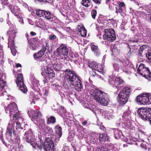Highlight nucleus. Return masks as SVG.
I'll use <instances>...</instances> for the list:
<instances>
[{
	"instance_id": "1",
	"label": "nucleus",
	"mask_w": 151,
	"mask_h": 151,
	"mask_svg": "<svg viewBox=\"0 0 151 151\" xmlns=\"http://www.w3.org/2000/svg\"><path fill=\"white\" fill-rule=\"evenodd\" d=\"M32 134L33 135V132L32 129H30L25 133L24 138L25 140L29 143L33 147L39 150H41L43 148L45 151H54V145L52 138H46L44 143L40 139L36 141L32 137Z\"/></svg>"
},
{
	"instance_id": "2",
	"label": "nucleus",
	"mask_w": 151,
	"mask_h": 151,
	"mask_svg": "<svg viewBox=\"0 0 151 151\" xmlns=\"http://www.w3.org/2000/svg\"><path fill=\"white\" fill-rule=\"evenodd\" d=\"M65 79L68 83L73 85L75 88L78 91H81L83 88V85L81 82V78L77 76L75 72L70 69H67L64 71Z\"/></svg>"
},
{
	"instance_id": "3",
	"label": "nucleus",
	"mask_w": 151,
	"mask_h": 151,
	"mask_svg": "<svg viewBox=\"0 0 151 151\" xmlns=\"http://www.w3.org/2000/svg\"><path fill=\"white\" fill-rule=\"evenodd\" d=\"M94 99L104 106H107L110 100L108 94L97 89L94 90L92 94Z\"/></svg>"
},
{
	"instance_id": "4",
	"label": "nucleus",
	"mask_w": 151,
	"mask_h": 151,
	"mask_svg": "<svg viewBox=\"0 0 151 151\" xmlns=\"http://www.w3.org/2000/svg\"><path fill=\"white\" fill-rule=\"evenodd\" d=\"M131 91V88L124 87L122 89L119 93L118 96V100L119 104L123 105L127 101Z\"/></svg>"
},
{
	"instance_id": "5",
	"label": "nucleus",
	"mask_w": 151,
	"mask_h": 151,
	"mask_svg": "<svg viewBox=\"0 0 151 151\" xmlns=\"http://www.w3.org/2000/svg\"><path fill=\"white\" fill-rule=\"evenodd\" d=\"M9 30L7 32V35L9 36V38H10L11 41L9 40L8 43V47L10 48L12 52V49L14 48V40L15 37L16 36V34L17 31L14 29V25L10 23L9 24ZM14 55H15V53H12Z\"/></svg>"
},
{
	"instance_id": "6",
	"label": "nucleus",
	"mask_w": 151,
	"mask_h": 151,
	"mask_svg": "<svg viewBox=\"0 0 151 151\" xmlns=\"http://www.w3.org/2000/svg\"><path fill=\"white\" fill-rule=\"evenodd\" d=\"M68 52L69 49L67 45L66 44H62L55 51L54 53L58 57L60 56L63 58V56L65 58V56H67Z\"/></svg>"
},
{
	"instance_id": "7",
	"label": "nucleus",
	"mask_w": 151,
	"mask_h": 151,
	"mask_svg": "<svg viewBox=\"0 0 151 151\" xmlns=\"http://www.w3.org/2000/svg\"><path fill=\"white\" fill-rule=\"evenodd\" d=\"M103 38L104 40L112 42L115 40L116 38L114 30L112 29H106L104 30Z\"/></svg>"
},
{
	"instance_id": "8",
	"label": "nucleus",
	"mask_w": 151,
	"mask_h": 151,
	"mask_svg": "<svg viewBox=\"0 0 151 151\" xmlns=\"http://www.w3.org/2000/svg\"><path fill=\"white\" fill-rule=\"evenodd\" d=\"M136 101L140 104H149L151 103V96L148 93L140 94L137 96Z\"/></svg>"
},
{
	"instance_id": "9",
	"label": "nucleus",
	"mask_w": 151,
	"mask_h": 151,
	"mask_svg": "<svg viewBox=\"0 0 151 151\" xmlns=\"http://www.w3.org/2000/svg\"><path fill=\"white\" fill-rule=\"evenodd\" d=\"M145 65L141 63L137 70V73L140 74L146 79L151 77V73L148 68L146 67Z\"/></svg>"
},
{
	"instance_id": "10",
	"label": "nucleus",
	"mask_w": 151,
	"mask_h": 151,
	"mask_svg": "<svg viewBox=\"0 0 151 151\" xmlns=\"http://www.w3.org/2000/svg\"><path fill=\"white\" fill-rule=\"evenodd\" d=\"M110 84L113 85L118 89V90L123 87L124 81L120 77H113L109 79Z\"/></svg>"
},
{
	"instance_id": "11",
	"label": "nucleus",
	"mask_w": 151,
	"mask_h": 151,
	"mask_svg": "<svg viewBox=\"0 0 151 151\" xmlns=\"http://www.w3.org/2000/svg\"><path fill=\"white\" fill-rule=\"evenodd\" d=\"M41 73V75L44 77L43 82L44 83H47L48 80L52 78L55 77V73L53 70L49 68H47L45 70H42Z\"/></svg>"
},
{
	"instance_id": "12",
	"label": "nucleus",
	"mask_w": 151,
	"mask_h": 151,
	"mask_svg": "<svg viewBox=\"0 0 151 151\" xmlns=\"http://www.w3.org/2000/svg\"><path fill=\"white\" fill-rule=\"evenodd\" d=\"M139 117L142 119L146 120H149L151 116V109H139L137 111Z\"/></svg>"
},
{
	"instance_id": "13",
	"label": "nucleus",
	"mask_w": 151,
	"mask_h": 151,
	"mask_svg": "<svg viewBox=\"0 0 151 151\" xmlns=\"http://www.w3.org/2000/svg\"><path fill=\"white\" fill-rule=\"evenodd\" d=\"M16 83L20 90L24 93H27V89L24 83L23 77L22 73H19L18 75Z\"/></svg>"
},
{
	"instance_id": "14",
	"label": "nucleus",
	"mask_w": 151,
	"mask_h": 151,
	"mask_svg": "<svg viewBox=\"0 0 151 151\" xmlns=\"http://www.w3.org/2000/svg\"><path fill=\"white\" fill-rule=\"evenodd\" d=\"M18 108L16 104L14 102H12L9 104L6 108L5 111L6 113L8 112L7 111H9L10 116L13 115V114L17 112L18 111Z\"/></svg>"
},
{
	"instance_id": "15",
	"label": "nucleus",
	"mask_w": 151,
	"mask_h": 151,
	"mask_svg": "<svg viewBox=\"0 0 151 151\" xmlns=\"http://www.w3.org/2000/svg\"><path fill=\"white\" fill-rule=\"evenodd\" d=\"M27 40L31 49L34 50L38 48L39 45L40 44V41L37 37L32 38L29 40H28V39H27Z\"/></svg>"
},
{
	"instance_id": "16",
	"label": "nucleus",
	"mask_w": 151,
	"mask_h": 151,
	"mask_svg": "<svg viewBox=\"0 0 151 151\" xmlns=\"http://www.w3.org/2000/svg\"><path fill=\"white\" fill-rule=\"evenodd\" d=\"M43 17L45 19L53 23H56L57 21L56 17L49 11H45Z\"/></svg>"
},
{
	"instance_id": "17",
	"label": "nucleus",
	"mask_w": 151,
	"mask_h": 151,
	"mask_svg": "<svg viewBox=\"0 0 151 151\" xmlns=\"http://www.w3.org/2000/svg\"><path fill=\"white\" fill-rule=\"evenodd\" d=\"M45 49L44 47L38 52L34 53L33 55V57L34 59L35 60H37L42 57L44 54Z\"/></svg>"
},
{
	"instance_id": "18",
	"label": "nucleus",
	"mask_w": 151,
	"mask_h": 151,
	"mask_svg": "<svg viewBox=\"0 0 151 151\" xmlns=\"http://www.w3.org/2000/svg\"><path fill=\"white\" fill-rule=\"evenodd\" d=\"M54 129L55 131V134L58 138L61 137L62 135V128L59 124L55 126Z\"/></svg>"
},
{
	"instance_id": "19",
	"label": "nucleus",
	"mask_w": 151,
	"mask_h": 151,
	"mask_svg": "<svg viewBox=\"0 0 151 151\" xmlns=\"http://www.w3.org/2000/svg\"><path fill=\"white\" fill-rule=\"evenodd\" d=\"M42 116V115L40 111H31V117L32 119H37L38 116L40 117Z\"/></svg>"
},
{
	"instance_id": "20",
	"label": "nucleus",
	"mask_w": 151,
	"mask_h": 151,
	"mask_svg": "<svg viewBox=\"0 0 151 151\" xmlns=\"http://www.w3.org/2000/svg\"><path fill=\"white\" fill-rule=\"evenodd\" d=\"M91 49L95 55L98 56L100 54V51L98 46L93 45L91 46Z\"/></svg>"
},
{
	"instance_id": "21",
	"label": "nucleus",
	"mask_w": 151,
	"mask_h": 151,
	"mask_svg": "<svg viewBox=\"0 0 151 151\" xmlns=\"http://www.w3.org/2000/svg\"><path fill=\"white\" fill-rule=\"evenodd\" d=\"M47 118L46 123L48 125L54 124L56 122V118L53 116H50Z\"/></svg>"
},
{
	"instance_id": "22",
	"label": "nucleus",
	"mask_w": 151,
	"mask_h": 151,
	"mask_svg": "<svg viewBox=\"0 0 151 151\" xmlns=\"http://www.w3.org/2000/svg\"><path fill=\"white\" fill-rule=\"evenodd\" d=\"M20 11L19 8L17 6H13V9H12L11 11L13 14L17 16L18 18H19V17H20L19 16Z\"/></svg>"
},
{
	"instance_id": "23",
	"label": "nucleus",
	"mask_w": 151,
	"mask_h": 151,
	"mask_svg": "<svg viewBox=\"0 0 151 151\" xmlns=\"http://www.w3.org/2000/svg\"><path fill=\"white\" fill-rule=\"evenodd\" d=\"M148 46L146 45H143L140 46L138 50V55L142 57L143 53V52L147 48Z\"/></svg>"
},
{
	"instance_id": "24",
	"label": "nucleus",
	"mask_w": 151,
	"mask_h": 151,
	"mask_svg": "<svg viewBox=\"0 0 151 151\" xmlns=\"http://www.w3.org/2000/svg\"><path fill=\"white\" fill-rule=\"evenodd\" d=\"M125 126L127 129H129L132 132L134 131L135 129L134 127L131 124V122L129 121H127L125 124Z\"/></svg>"
},
{
	"instance_id": "25",
	"label": "nucleus",
	"mask_w": 151,
	"mask_h": 151,
	"mask_svg": "<svg viewBox=\"0 0 151 151\" xmlns=\"http://www.w3.org/2000/svg\"><path fill=\"white\" fill-rule=\"evenodd\" d=\"M81 4L86 7H88L91 5V0H82Z\"/></svg>"
},
{
	"instance_id": "26",
	"label": "nucleus",
	"mask_w": 151,
	"mask_h": 151,
	"mask_svg": "<svg viewBox=\"0 0 151 151\" xmlns=\"http://www.w3.org/2000/svg\"><path fill=\"white\" fill-rule=\"evenodd\" d=\"M53 67L55 70L59 71L62 68V64L60 62H56L53 65Z\"/></svg>"
},
{
	"instance_id": "27",
	"label": "nucleus",
	"mask_w": 151,
	"mask_h": 151,
	"mask_svg": "<svg viewBox=\"0 0 151 151\" xmlns=\"http://www.w3.org/2000/svg\"><path fill=\"white\" fill-rule=\"evenodd\" d=\"M43 130L47 132H49V134L53 135L54 134L52 128L48 126H44V128L43 129Z\"/></svg>"
},
{
	"instance_id": "28",
	"label": "nucleus",
	"mask_w": 151,
	"mask_h": 151,
	"mask_svg": "<svg viewBox=\"0 0 151 151\" xmlns=\"http://www.w3.org/2000/svg\"><path fill=\"white\" fill-rule=\"evenodd\" d=\"M107 134L105 133L100 134L99 136V139L100 141H105L107 140Z\"/></svg>"
},
{
	"instance_id": "29",
	"label": "nucleus",
	"mask_w": 151,
	"mask_h": 151,
	"mask_svg": "<svg viewBox=\"0 0 151 151\" xmlns=\"http://www.w3.org/2000/svg\"><path fill=\"white\" fill-rule=\"evenodd\" d=\"M96 68V69L95 70L101 74H103L104 73V68L103 65L100 64H97Z\"/></svg>"
},
{
	"instance_id": "30",
	"label": "nucleus",
	"mask_w": 151,
	"mask_h": 151,
	"mask_svg": "<svg viewBox=\"0 0 151 151\" xmlns=\"http://www.w3.org/2000/svg\"><path fill=\"white\" fill-rule=\"evenodd\" d=\"M145 56L149 62L151 63V49L147 50V52L146 53Z\"/></svg>"
},
{
	"instance_id": "31",
	"label": "nucleus",
	"mask_w": 151,
	"mask_h": 151,
	"mask_svg": "<svg viewBox=\"0 0 151 151\" xmlns=\"http://www.w3.org/2000/svg\"><path fill=\"white\" fill-rule=\"evenodd\" d=\"M97 63L95 62H92L89 63L88 65V67L91 68L92 69L95 70L96 69V66Z\"/></svg>"
},
{
	"instance_id": "32",
	"label": "nucleus",
	"mask_w": 151,
	"mask_h": 151,
	"mask_svg": "<svg viewBox=\"0 0 151 151\" xmlns=\"http://www.w3.org/2000/svg\"><path fill=\"white\" fill-rule=\"evenodd\" d=\"M113 66L114 68L118 71H119L120 69L121 70L122 68L121 64L117 63H114L113 65Z\"/></svg>"
},
{
	"instance_id": "33",
	"label": "nucleus",
	"mask_w": 151,
	"mask_h": 151,
	"mask_svg": "<svg viewBox=\"0 0 151 151\" xmlns=\"http://www.w3.org/2000/svg\"><path fill=\"white\" fill-rule=\"evenodd\" d=\"M5 84L6 82L2 78H0V92L3 89Z\"/></svg>"
},
{
	"instance_id": "34",
	"label": "nucleus",
	"mask_w": 151,
	"mask_h": 151,
	"mask_svg": "<svg viewBox=\"0 0 151 151\" xmlns=\"http://www.w3.org/2000/svg\"><path fill=\"white\" fill-rule=\"evenodd\" d=\"M13 119L15 120H17L18 119H19V118L21 117L20 114L19 110L17 111V112H16L15 113L13 114Z\"/></svg>"
},
{
	"instance_id": "35",
	"label": "nucleus",
	"mask_w": 151,
	"mask_h": 151,
	"mask_svg": "<svg viewBox=\"0 0 151 151\" xmlns=\"http://www.w3.org/2000/svg\"><path fill=\"white\" fill-rule=\"evenodd\" d=\"M45 10L38 9L36 11V13L37 15L40 17H43L44 15V12Z\"/></svg>"
},
{
	"instance_id": "36",
	"label": "nucleus",
	"mask_w": 151,
	"mask_h": 151,
	"mask_svg": "<svg viewBox=\"0 0 151 151\" xmlns=\"http://www.w3.org/2000/svg\"><path fill=\"white\" fill-rule=\"evenodd\" d=\"M114 134L115 139H117L120 137L121 132L117 130H115L114 131Z\"/></svg>"
},
{
	"instance_id": "37",
	"label": "nucleus",
	"mask_w": 151,
	"mask_h": 151,
	"mask_svg": "<svg viewBox=\"0 0 151 151\" xmlns=\"http://www.w3.org/2000/svg\"><path fill=\"white\" fill-rule=\"evenodd\" d=\"M6 133L9 135L11 137H12V128L8 126L6 131Z\"/></svg>"
},
{
	"instance_id": "38",
	"label": "nucleus",
	"mask_w": 151,
	"mask_h": 151,
	"mask_svg": "<svg viewBox=\"0 0 151 151\" xmlns=\"http://www.w3.org/2000/svg\"><path fill=\"white\" fill-rule=\"evenodd\" d=\"M97 13V11L94 9H93L91 11V15L93 19H94L96 18Z\"/></svg>"
},
{
	"instance_id": "39",
	"label": "nucleus",
	"mask_w": 151,
	"mask_h": 151,
	"mask_svg": "<svg viewBox=\"0 0 151 151\" xmlns=\"http://www.w3.org/2000/svg\"><path fill=\"white\" fill-rule=\"evenodd\" d=\"M81 36L82 37H85L87 35V30L85 29L84 27H83V28L80 32Z\"/></svg>"
},
{
	"instance_id": "40",
	"label": "nucleus",
	"mask_w": 151,
	"mask_h": 151,
	"mask_svg": "<svg viewBox=\"0 0 151 151\" xmlns=\"http://www.w3.org/2000/svg\"><path fill=\"white\" fill-rule=\"evenodd\" d=\"M111 51L112 52V55H117L119 54V50H118L116 47H114L111 50Z\"/></svg>"
},
{
	"instance_id": "41",
	"label": "nucleus",
	"mask_w": 151,
	"mask_h": 151,
	"mask_svg": "<svg viewBox=\"0 0 151 151\" xmlns=\"http://www.w3.org/2000/svg\"><path fill=\"white\" fill-rule=\"evenodd\" d=\"M48 93V91L45 88H43L41 93L42 95L45 96H47Z\"/></svg>"
},
{
	"instance_id": "42",
	"label": "nucleus",
	"mask_w": 151,
	"mask_h": 151,
	"mask_svg": "<svg viewBox=\"0 0 151 151\" xmlns=\"http://www.w3.org/2000/svg\"><path fill=\"white\" fill-rule=\"evenodd\" d=\"M35 94L34 92L32 91H31L30 92V95H29V98L30 99H32V101L35 100Z\"/></svg>"
},
{
	"instance_id": "43",
	"label": "nucleus",
	"mask_w": 151,
	"mask_h": 151,
	"mask_svg": "<svg viewBox=\"0 0 151 151\" xmlns=\"http://www.w3.org/2000/svg\"><path fill=\"white\" fill-rule=\"evenodd\" d=\"M116 10L115 12L117 14L118 13H121L122 12L123 10L122 8H121L119 7H118V8L117 7H116Z\"/></svg>"
},
{
	"instance_id": "44",
	"label": "nucleus",
	"mask_w": 151,
	"mask_h": 151,
	"mask_svg": "<svg viewBox=\"0 0 151 151\" xmlns=\"http://www.w3.org/2000/svg\"><path fill=\"white\" fill-rule=\"evenodd\" d=\"M16 128L17 129H22L23 128L21 127V124L19 122H17L16 123Z\"/></svg>"
},
{
	"instance_id": "45",
	"label": "nucleus",
	"mask_w": 151,
	"mask_h": 151,
	"mask_svg": "<svg viewBox=\"0 0 151 151\" xmlns=\"http://www.w3.org/2000/svg\"><path fill=\"white\" fill-rule=\"evenodd\" d=\"M118 5L119 7L122 8V7H125V4L124 2H119L118 3Z\"/></svg>"
},
{
	"instance_id": "46",
	"label": "nucleus",
	"mask_w": 151,
	"mask_h": 151,
	"mask_svg": "<svg viewBox=\"0 0 151 151\" xmlns=\"http://www.w3.org/2000/svg\"><path fill=\"white\" fill-rule=\"evenodd\" d=\"M32 85L33 86H38L39 83L36 80H34L32 82Z\"/></svg>"
},
{
	"instance_id": "47",
	"label": "nucleus",
	"mask_w": 151,
	"mask_h": 151,
	"mask_svg": "<svg viewBox=\"0 0 151 151\" xmlns=\"http://www.w3.org/2000/svg\"><path fill=\"white\" fill-rule=\"evenodd\" d=\"M91 76L92 77H94L96 76H97V75L96 73V72L94 70H92L90 72Z\"/></svg>"
},
{
	"instance_id": "48",
	"label": "nucleus",
	"mask_w": 151,
	"mask_h": 151,
	"mask_svg": "<svg viewBox=\"0 0 151 151\" xmlns=\"http://www.w3.org/2000/svg\"><path fill=\"white\" fill-rule=\"evenodd\" d=\"M92 1L94 4L99 5L101 4L102 0H92Z\"/></svg>"
},
{
	"instance_id": "49",
	"label": "nucleus",
	"mask_w": 151,
	"mask_h": 151,
	"mask_svg": "<svg viewBox=\"0 0 151 151\" xmlns=\"http://www.w3.org/2000/svg\"><path fill=\"white\" fill-rule=\"evenodd\" d=\"M4 5H6L8 8L10 9L11 11L12 9H13V6H12V5H11L9 3H8V1H7V4H6Z\"/></svg>"
},
{
	"instance_id": "50",
	"label": "nucleus",
	"mask_w": 151,
	"mask_h": 151,
	"mask_svg": "<svg viewBox=\"0 0 151 151\" xmlns=\"http://www.w3.org/2000/svg\"><path fill=\"white\" fill-rule=\"evenodd\" d=\"M56 38V36L55 35H50L49 36V39L50 40H53L55 39Z\"/></svg>"
},
{
	"instance_id": "51",
	"label": "nucleus",
	"mask_w": 151,
	"mask_h": 151,
	"mask_svg": "<svg viewBox=\"0 0 151 151\" xmlns=\"http://www.w3.org/2000/svg\"><path fill=\"white\" fill-rule=\"evenodd\" d=\"M38 86H33L32 89L35 91H38L40 89Z\"/></svg>"
},
{
	"instance_id": "52",
	"label": "nucleus",
	"mask_w": 151,
	"mask_h": 151,
	"mask_svg": "<svg viewBox=\"0 0 151 151\" xmlns=\"http://www.w3.org/2000/svg\"><path fill=\"white\" fill-rule=\"evenodd\" d=\"M129 115V112L128 111H125L124 112L122 115L123 117H125L126 116H128Z\"/></svg>"
},
{
	"instance_id": "53",
	"label": "nucleus",
	"mask_w": 151,
	"mask_h": 151,
	"mask_svg": "<svg viewBox=\"0 0 151 151\" xmlns=\"http://www.w3.org/2000/svg\"><path fill=\"white\" fill-rule=\"evenodd\" d=\"M15 142L17 144H19L20 143V139L19 137L17 136L15 139Z\"/></svg>"
},
{
	"instance_id": "54",
	"label": "nucleus",
	"mask_w": 151,
	"mask_h": 151,
	"mask_svg": "<svg viewBox=\"0 0 151 151\" xmlns=\"http://www.w3.org/2000/svg\"><path fill=\"white\" fill-rule=\"evenodd\" d=\"M1 4L4 5L7 4V0H0Z\"/></svg>"
},
{
	"instance_id": "55",
	"label": "nucleus",
	"mask_w": 151,
	"mask_h": 151,
	"mask_svg": "<svg viewBox=\"0 0 151 151\" xmlns=\"http://www.w3.org/2000/svg\"><path fill=\"white\" fill-rule=\"evenodd\" d=\"M83 27H82L79 25L77 27L78 30L80 33L82 31V30L83 29Z\"/></svg>"
},
{
	"instance_id": "56",
	"label": "nucleus",
	"mask_w": 151,
	"mask_h": 151,
	"mask_svg": "<svg viewBox=\"0 0 151 151\" xmlns=\"http://www.w3.org/2000/svg\"><path fill=\"white\" fill-rule=\"evenodd\" d=\"M3 50L1 48H0V59L3 57Z\"/></svg>"
},
{
	"instance_id": "57",
	"label": "nucleus",
	"mask_w": 151,
	"mask_h": 151,
	"mask_svg": "<svg viewBox=\"0 0 151 151\" xmlns=\"http://www.w3.org/2000/svg\"><path fill=\"white\" fill-rule=\"evenodd\" d=\"M138 134H139V135H142V134H143L144 135H145V132H143L142 130H139V131H138Z\"/></svg>"
},
{
	"instance_id": "58",
	"label": "nucleus",
	"mask_w": 151,
	"mask_h": 151,
	"mask_svg": "<svg viewBox=\"0 0 151 151\" xmlns=\"http://www.w3.org/2000/svg\"><path fill=\"white\" fill-rule=\"evenodd\" d=\"M121 70L122 71L123 73H125L126 74H129V71L128 70H127L124 69V68H123Z\"/></svg>"
},
{
	"instance_id": "59",
	"label": "nucleus",
	"mask_w": 151,
	"mask_h": 151,
	"mask_svg": "<svg viewBox=\"0 0 151 151\" xmlns=\"http://www.w3.org/2000/svg\"><path fill=\"white\" fill-rule=\"evenodd\" d=\"M104 149V148H103V147H101V149L99 148H98L97 149V151H109V150L108 149H106L104 150H103V151H102V149Z\"/></svg>"
},
{
	"instance_id": "60",
	"label": "nucleus",
	"mask_w": 151,
	"mask_h": 151,
	"mask_svg": "<svg viewBox=\"0 0 151 151\" xmlns=\"http://www.w3.org/2000/svg\"><path fill=\"white\" fill-rule=\"evenodd\" d=\"M44 47L46 48L45 49V51H46V50H48L49 49V46L47 45V44H46V46L45 47L44 45H42V48H43Z\"/></svg>"
},
{
	"instance_id": "61",
	"label": "nucleus",
	"mask_w": 151,
	"mask_h": 151,
	"mask_svg": "<svg viewBox=\"0 0 151 151\" xmlns=\"http://www.w3.org/2000/svg\"><path fill=\"white\" fill-rule=\"evenodd\" d=\"M21 65L19 63H17L16 65V68L21 67Z\"/></svg>"
},
{
	"instance_id": "62",
	"label": "nucleus",
	"mask_w": 151,
	"mask_h": 151,
	"mask_svg": "<svg viewBox=\"0 0 151 151\" xmlns=\"http://www.w3.org/2000/svg\"><path fill=\"white\" fill-rule=\"evenodd\" d=\"M40 2H48V0H37Z\"/></svg>"
},
{
	"instance_id": "63",
	"label": "nucleus",
	"mask_w": 151,
	"mask_h": 151,
	"mask_svg": "<svg viewBox=\"0 0 151 151\" xmlns=\"http://www.w3.org/2000/svg\"><path fill=\"white\" fill-rule=\"evenodd\" d=\"M30 34V35L32 36L35 35H36V33L33 32H31Z\"/></svg>"
},
{
	"instance_id": "64",
	"label": "nucleus",
	"mask_w": 151,
	"mask_h": 151,
	"mask_svg": "<svg viewBox=\"0 0 151 151\" xmlns=\"http://www.w3.org/2000/svg\"><path fill=\"white\" fill-rule=\"evenodd\" d=\"M17 133V132H16V131L14 130H13V135L15 137H16V135H17V133Z\"/></svg>"
}]
</instances>
